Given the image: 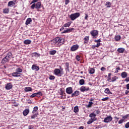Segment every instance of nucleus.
<instances>
[{
  "instance_id": "37",
  "label": "nucleus",
  "mask_w": 129,
  "mask_h": 129,
  "mask_svg": "<svg viewBox=\"0 0 129 129\" xmlns=\"http://www.w3.org/2000/svg\"><path fill=\"white\" fill-rule=\"evenodd\" d=\"M6 57L7 59H9V60H11V57H12V53H8Z\"/></svg>"
},
{
  "instance_id": "15",
  "label": "nucleus",
  "mask_w": 129,
  "mask_h": 129,
  "mask_svg": "<svg viewBox=\"0 0 129 129\" xmlns=\"http://www.w3.org/2000/svg\"><path fill=\"white\" fill-rule=\"evenodd\" d=\"M32 70H35L36 71H39L40 70V68L36 64H33L31 67Z\"/></svg>"
},
{
  "instance_id": "42",
  "label": "nucleus",
  "mask_w": 129,
  "mask_h": 129,
  "mask_svg": "<svg viewBox=\"0 0 129 129\" xmlns=\"http://www.w3.org/2000/svg\"><path fill=\"white\" fill-rule=\"evenodd\" d=\"M35 94L36 95L37 97H40V96H42V95L41 92H38L37 93H35Z\"/></svg>"
},
{
  "instance_id": "31",
  "label": "nucleus",
  "mask_w": 129,
  "mask_h": 129,
  "mask_svg": "<svg viewBox=\"0 0 129 129\" xmlns=\"http://www.w3.org/2000/svg\"><path fill=\"white\" fill-rule=\"evenodd\" d=\"M3 13L4 14H9L10 13V9L9 8H5L3 10Z\"/></svg>"
},
{
  "instance_id": "62",
  "label": "nucleus",
  "mask_w": 129,
  "mask_h": 129,
  "mask_svg": "<svg viewBox=\"0 0 129 129\" xmlns=\"http://www.w3.org/2000/svg\"><path fill=\"white\" fill-rule=\"evenodd\" d=\"M126 88L127 90H129V83L126 85Z\"/></svg>"
},
{
  "instance_id": "2",
  "label": "nucleus",
  "mask_w": 129,
  "mask_h": 129,
  "mask_svg": "<svg viewBox=\"0 0 129 129\" xmlns=\"http://www.w3.org/2000/svg\"><path fill=\"white\" fill-rule=\"evenodd\" d=\"M89 117L91 118L88 121L87 124H91L92 122H94V121H96L97 120V118H96V114L94 113H91L89 115Z\"/></svg>"
},
{
  "instance_id": "48",
  "label": "nucleus",
  "mask_w": 129,
  "mask_h": 129,
  "mask_svg": "<svg viewBox=\"0 0 129 129\" xmlns=\"http://www.w3.org/2000/svg\"><path fill=\"white\" fill-rule=\"evenodd\" d=\"M109 98L108 97H105V98H102L101 99L102 101H106V100H108Z\"/></svg>"
},
{
  "instance_id": "9",
  "label": "nucleus",
  "mask_w": 129,
  "mask_h": 129,
  "mask_svg": "<svg viewBox=\"0 0 129 129\" xmlns=\"http://www.w3.org/2000/svg\"><path fill=\"white\" fill-rule=\"evenodd\" d=\"M66 92L67 94H72L73 93V89L72 87H69L66 88Z\"/></svg>"
},
{
  "instance_id": "29",
  "label": "nucleus",
  "mask_w": 129,
  "mask_h": 129,
  "mask_svg": "<svg viewBox=\"0 0 129 129\" xmlns=\"http://www.w3.org/2000/svg\"><path fill=\"white\" fill-rule=\"evenodd\" d=\"M64 94H65V91L63 89H60L59 95L63 96H64Z\"/></svg>"
},
{
  "instance_id": "30",
  "label": "nucleus",
  "mask_w": 129,
  "mask_h": 129,
  "mask_svg": "<svg viewBox=\"0 0 129 129\" xmlns=\"http://www.w3.org/2000/svg\"><path fill=\"white\" fill-rule=\"evenodd\" d=\"M32 55L35 57L36 58H38V57H40V53H38L37 52H33L32 53Z\"/></svg>"
},
{
  "instance_id": "6",
  "label": "nucleus",
  "mask_w": 129,
  "mask_h": 129,
  "mask_svg": "<svg viewBox=\"0 0 129 129\" xmlns=\"http://www.w3.org/2000/svg\"><path fill=\"white\" fill-rule=\"evenodd\" d=\"M90 34L93 39H96L98 36V31L97 30H92L90 32Z\"/></svg>"
},
{
  "instance_id": "60",
  "label": "nucleus",
  "mask_w": 129,
  "mask_h": 129,
  "mask_svg": "<svg viewBox=\"0 0 129 129\" xmlns=\"http://www.w3.org/2000/svg\"><path fill=\"white\" fill-rule=\"evenodd\" d=\"M101 71H104L105 70H106V69H105V68L103 67L101 68Z\"/></svg>"
},
{
  "instance_id": "54",
  "label": "nucleus",
  "mask_w": 129,
  "mask_h": 129,
  "mask_svg": "<svg viewBox=\"0 0 129 129\" xmlns=\"http://www.w3.org/2000/svg\"><path fill=\"white\" fill-rule=\"evenodd\" d=\"M95 112L96 114H99L100 113V110L99 109L95 110Z\"/></svg>"
},
{
  "instance_id": "49",
  "label": "nucleus",
  "mask_w": 129,
  "mask_h": 129,
  "mask_svg": "<svg viewBox=\"0 0 129 129\" xmlns=\"http://www.w3.org/2000/svg\"><path fill=\"white\" fill-rule=\"evenodd\" d=\"M65 5L67 6L69 3H70V0H64Z\"/></svg>"
},
{
  "instance_id": "17",
  "label": "nucleus",
  "mask_w": 129,
  "mask_h": 129,
  "mask_svg": "<svg viewBox=\"0 0 129 129\" xmlns=\"http://www.w3.org/2000/svg\"><path fill=\"white\" fill-rule=\"evenodd\" d=\"M9 61H10V60H9V58H7V57L5 56V57H4V58L2 59V61H1V63H2V64H5V63H7V62H9Z\"/></svg>"
},
{
  "instance_id": "52",
  "label": "nucleus",
  "mask_w": 129,
  "mask_h": 129,
  "mask_svg": "<svg viewBox=\"0 0 129 129\" xmlns=\"http://www.w3.org/2000/svg\"><path fill=\"white\" fill-rule=\"evenodd\" d=\"M125 128H128V127H129V122H127L125 124Z\"/></svg>"
},
{
  "instance_id": "1",
  "label": "nucleus",
  "mask_w": 129,
  "mask_h": 129,
  "mask_svg": "<svg viewBox=\"0 0 129 129\" xmlns=\"http://www.w3.org/2000/svg\"><path fill=\"white\" fill-rule=\"evenodd\" d=\"M16 72L13 73L12 76L13 77H21V75H22V72H23V70L21 68H18L15 70Z\"/></svg>"
},
{
  "instance_id": "47",
  "label": "nucleus",
  "mask_w": 129,
  "mask_h": 129,
  "mask_svg": "<svg viewBox=\"0 0 129 129\" xmlns=\"http://www.w3.org/2000/svg\"><path fill=\"white\" fill-rule=\"evenodd\" d=\"M118 70H120V68H119V67H118L115 69V73H118Z\"/></svg>"
},
{
  "instance_id": "57",
  "label": "nucleus",
  "mask_w": 129,
  "mask_h": 129,
  "mask_svg": "<svg viewBox=\"0 0 129 129\" xmlns=\"http://www.w3.org/2000/svg\"><path fill=\"white\" fill-rule=\"evenodd\" d=\"M124 81H125V82H129V77L126 78V79L124 80Z\"/></svg>"
},
{
  "instance_id": "25",
  "label": "nucleus",
  "mask_w": 129,
  "mask_h": 129,
  "mask_svg": "<svg viewBox=\"0 0 129 129\" xmlns=\"http://www.w3.org/2000/svg\"><path fill=\"white\" fill-rule=\"evenodd\" d=\"M38 106H35L33 108V110L32 111V113H38Z\"/></svg>"
},
{
  "instance_id": "34",
  "label": "nucleus",
  "mask_w": 129,
  "mask_h": 129,
  "mask_svg": "<svg viewBox=\"0 0 129 129\" xmlns=\"http://www.w3.org/2000/svg\"><path fill=\"white\" fill-rule=\"evenodd\" d=\"M111 73H109L108 76L107 77V81H109V82H111Z\"/></svg>"
},
{
  "instance_id": "56",
  "label": "nucleus",
  "mask_w": 129,
  "mask_h": 129,
  "mask_svg": "<svg viewBox=\"0 0 129 129\" xmlns=\"http://www.w3.org/2000/svg\"><path fill=\"white\" fill-rule=\"evenodd\" d=\"M37 2H38V0H33L31 3V5H32V4H35V3H37Z\"/></svg>"
},
{
  "instance_id": "46",
  "label": "nucleus",
  "mask_w": 129,
  "mask_h": 129,
  "mask_svg": "<svg viewBox=\"0 0 129 129\" xmlns=\"http://www.w3.org/2000/svg\"><path fill=\"white\" fill-rule=\"evenodd\" d=\"M54 79H55V76H49L50 80H54Z\"/></svg>"
},
{
  "instance_id": "64",
  "label": "nucleus",
  "mask_w": 129,
  "mask_h": 129,
  "mask_svg": "<svg viewBox=\"0 0 129 129\" xmlns=\"http://www.w3.org/2000/svg\"><path fill=\"white\" fill-rule=\"evenodd\" d=\"M95 48H96V45H93L92 46V49H95Z\"/></svg>"
},
{
  "instance_id": "28",
  "label": "nucleus",
  "mask_w": 129,
  "mask_h": 129,
  "mask_svg": "<svg viewBox=\"0 0 129 129\" xmlns=\"http://www.w3.org/2000/svg\"><path fill=\"white\" fill-rule=\"evenodd\" d=\"M24 90L26 92H28L29 91H32V88L30 87H26L25 88Z\"/></svg>"
},
{
  "instance_id": "51",
  "label": "nucleus",
  "mask_w": 129,
  "mask_h": 129,
  "mask_svg": "<svg viewBox=\"0 0 129 129\" xmlns=\"http://www.w3.org/2000/svg\"><path fill=\"white\" fill-rule=\"evenodd\" d=\"M36 93H35L32 94L30 96V97H31V98H34V97H36Z\"/></svg>"
},
{
  "instance_id": "21",
  "label": "nucleus",
  "mask_w": 129,
  "mask_h": 129,
  "mask_svg": "<svg viewBox=\"0 0 129 129\" xmlns=\"http://www.w3.org/2000/svg\"><path fill=\"white\" fill-rule=\"evenodd\" d=\"M122 78H126L127 77V73L125 72H123L121 73Z\"/></svg>"
},
{
  "instance_id": "19",
  "label": "nucleus",
  "mask_w": 129,
  "mask_h": 129,
  "mask_svg": "<svg viewBox=\"0 0 129 129\" xmlns=\"http://www.w3.org/2000/svg\"><path fill=\"white\" fill-rule=\"evenodd\" d=\"M29 112H30V110H29V109H26L23 112V115H24V116H26V115L29 114Z\"/></svg>"
},
{
  "instance_id": "50",
  "label": "nucleus",
  "mask_w": 129,
  "mask_h": 129,
  "mask_svg": "<svg viewBox=\"0 0 129 129\" xmlns=\"http://www.w3.org/2000/svg\"><path fill=\"white\" fill-rule=\"evenodd\" d=\"M124 121V119H121L118 121L119 124H121V123H122Z\"/></svg>"
},
{
  "instance_id": "22",
  "label": "nucleus",
  "mask_w": 129,
  "mask_h": 129,
  "mask_svg": "<svg viewBox=\"0 0 129 129\" xmlns=\"http://www.w3.org/2000/svg\"><path fill=\"white\" fill-rule=\"evenodd\" d=\"M84 44H87L89 42V36H86L84 38Z\"/></svg>"
},
{
  "instance_id": "43",
  "label": "nucleus",
  "mask_w": 129,
  "mask_h": 129,
  "mask_svg": "<svg viewBox=\"0 0 129 129\" xmlns=\"http://www.w3.org/2000/svg\"><path fill=\"white\" fill-rule=\"evenodd\" d=\"M36 117H38V113H34V114H33L31 116L32 119L36 118Z\"/></svg>"
},
{
  "instance_id": "36",
  "label": "nucleus",
  "mask_w": 129,
  "mask_h": 129,
  "mask_svg": "<svg viewBox=\"0 0 129 129\" xmlns=\"http://www.w3.org/2000/svg\"><path fill=\"white\" fill-rule=\"evenodd\" d=\"M105 93H106V94H110V90H109V88H106L104 90Z\"/></svg>"
},
{
  "instance_id": "3",
  "label": "nucleus",
  "mask_w": 129,
  "mask_h": 129,
  "mask_svg": "<svg viewBox=\"0 0 129 129\" xmlns=\"http://www.w3.org/2000/svg\"><path fill=\"white\" fill-rule=\"evenodd\" d=\"M80 17V13H75L74 14H72L70 18L72 21H74L76 19H77V18H79Z\"/></svg>"
},
{
  "instance_id": "39",
  "label": "nucleus",
  "mask_w": 129,
  "mask_h": 129,
  "mask_svg": "<svg viewBox=\"0 0 129 129\" xmlns=\"http://www.w3.org/2000/svg\"><path fill=\"white\" fill-rule=\"evenodd\" d=\"M106 7L107 8H111V4L110 2H107L105 4Z\"/></svg>"
},
{
  "instance_id": "14",
  "label": "nucleus",
  "mask_w": 129,
  "mask_h": 129,
  "mask_svg": "<svg viewBox=\"0 0 129 129\" xmlns=\"http://www.w3.org/2000/svg\"><path fill=\"white\" fill-rule=\"evenodd\" d=\"M57 38H58V41H57L58 44L60 46L63 45V43H64V39L59 37H57Z\"/></svg>"
},
{
  "instance_id": "12",
  "label": "nucleus",
  "mask_w": 129,
  "mask_h": 129,
  "mask_svg": "<svg viewBox=\"0 0 129 129\" xmlns=\"http://www.w3.org/2000/svg\"><path fill=\"white\" fill-rule=\"evenodd\" d=\"M58 41H59V38H58V37H56L54 39H52L51 41V45H52V46L56 45V43H58Z\"/></svg>"
},
{
  "instance_id": "11",
  "label": "nucleus",
  "mask_w": 129,
  "mask_h": 129,
  "mask_svg": "<svg viewBox=\"0 0 129 129\" xmlns=\"http://www.w3.org/2000/svg\"><path fill=\"white\" fill-rule=\"evenodd\" d=\"M80 90H81L82 92H84V91H88V90H89V87L83 86L80 88Z\"/></svg>"
},
{
  "instance_id": "53",
  "label": "nucleus",
  "mask_w": 129,
  "mask_h": 129,
  "mask_svg": "<svg viewBox=\"0 0 129 129\" xmlns=\"http://www.w3.org/2000/svg\"><path fill=\"white\" fill-rule=\"evenodd\" d=\"M128 116H129V114H126V115H125V116H123L122 117V118H123L124 120V119H125L126 118H127V117H128Z\"/></svg>"
},
{
  "instance_id": "59",
  "label": "nucleus",
  "mask_w": 129,
  "mask_h": 129,
  "mask_svg": "<svg viewBox=\"0 0 129 129\" xmlns=\"http://www.w3.org/2000/svg\"><path fill=\"white\" fill-rule=\"evenodd\" d=\"M100 46V42L97 43V45H96V48H98Z\"/></svg>"
},
{
  "instance_id": "61",
  "label": "nucleus",
  "mask_w": 129,
  "mask_h": 129,
  "mask_svg": "<svg viewBox=\"0 0 129 129\" xmlns=\"http://www.w3.org/2000/svg\"><path fill=\"white\" fill-rule=\"evenodd\" d=\"M129 93V91L128 90H126L125 91V94H126V95H127Z\"/></svg>"
},
{
  "instance_id": "7",
  "label": "nucleus",
  "mask_w": 129,
  "mask_h": 129,
  "mask_svg": "<svg viewBox=\"0 0 129 129\" xmlns=\"http://www.w3.org/2000/svg\"><path fill=\"white\" fill-rule=\"evenodd\" d=\"M112 120V117H111L110 115L106 117H105L103 120L104 122H105L106 123H108V122H110Z\"/></svg>"
},
{
  "instance_id": "4",
  "label": "nucleus",
  "mask_w": 129,
  "mask_h": 129,
  "mask_svg": "<svg viewBox=\"0 0 129 129\" xmlns=\"http://www.w3.org/2000/svg\"><path fill=\"white\" fill-rule=\"evenodd\" d=\"M59 69H59H55L54 70L53 72L56 76H58V75H61V74H62L61 72L63 71V69L61 66H59Z\"/></svg>"
},
{
  "instance_id": "10",
  "label": "nucleus",
  "mask_w": 129,
  "mask_h": 129,
  "mask_svg": "<svg viewBox=\"0 0 129 129\" xmlns=\"http://www.w3.org/2000/svg\"><path fill=\"white\" fill-rule=\"evenodd\" d=\"M79 48V45H78V44L74 45L71 47V51H72V52H74L75 51L78 50Z\"/></svg>"
},
{
  "instance_id": "55",
  "label": "nucleus",
  "mask_w": 129,
  "mask_h": 129,
  "mask_svg": "<svg viewBox=\"0 0 129 129\" xmlns=\"http://www.w3.org/2000/svg\"><path fill=\"white\" fill-rule=\"evenodd\" d=\"M94 42L95 43H100V42H101V40H100V39H99L98 40H95Z\"/></svg>"
},
{
  "instance_id": "35",
  "label": "nucleus",
  "mask_w": 129,
  "mask_h": 129,
  "mask_svg": "<svg viewBox=\"0 0 129 129\" xmlns=\"http://www.w3.org/2000/svg\"><path fill=\"white\" fill-rule=\"evenodd\" d=\"M85 83V81H84V79L80 80L79 81L80 85H84Z\"/></svg>"
},
{
  "instance_id": "58",
  "label": "nucleus",
  "mask_w": 129,
  "mask_h": 129,
  "mask_svg": "<svg viewBox=\"0 0 129 129\" xmlns=\"http://www.w3.org/2000/svg\"><path fill=\"white\" fill-rule=\"evenodd\" d=\"M88 14H85V20H88Z\"/></svg>"
},
{
  "instance_id": "23",
  "label": "nucleus",
  "mask_w": 129,
  "mask_h": 129,
  "mask_svg": "<svg viewBox=\"0 0 129 129\" xmlns=\"http://www.w3.org/2000/svg\"><path fill=\"white\" fill-rule=\"evenodd\" d=\"M31 43H32L31 40L26 39L24 41V44H25V45H30Z\"/></svg>"
},
{
  "instance_id": "20",
  "label": "nucleus",
  "mask_w": 129,
  "mask_h": 129,
  "mask_svg": "<svg viewBox=\"0 0 129 129\" xmlns=\"http://www.w3.org/2000/svg\"><path fill=\"white\" fill-rule=\"evenodd\" d=\"M89 74H94L95 73V70L94 68H90L88 70Z\"/></svg>"
},
{
  "instance_id": "16",
  "label": "nucleus",
  "mask_w": 129,
  "mask_h": 129,
  "mask_svg": "<svg viewBox=\"0 0 129 129\" xmlns=\"http://www.w3.org/2000/svg\"><path fill=\"white\" fill-rule=\"evenodd\" d=\"M72 31H74V28H68L66 30H64L63 32H62V34H64L65 33H71Z\"/></svg>"
},
{
  "instance_id": "8",
  "label": "nucleus",
  "mask_w": 129,
  "mask_h": 129,
  "mask_svg": "<svg viewBox=\"0 0 129 129\" xmlns=\"http://www.w3.org/2000/svg\"><path fill=\"white\" fill-rule=\"evenodd\" d=\"M5 88L6 90H11L13 88V84L12 83H8L5 86Z\"/></svg>"
},
{
  "instance_id": "32",
  "label": "nucleus",
  "mask_w": 129,
  "mask_h": 129,
  "mask_svg": "<svg viewBox=\"0 0 129 129\" xmlns=\"http://www.w3.org/2000/svg\"><path fill=\"white\" fill-rule=\"evenodd\" d=\"M117 79H118V77H117V76H114L112 78L111 82H114L116 81Z\"/></svg>"
},
{
  "instance_id": "5",
  "label": "nucleus",
  "mask_w": 129,
  "mask_h": 129,
  "mask_svg": "<svg viewBox=\"0 0 129 129\" xmlns=\"http://www.w3.org/2000/svg\"><path fill=\"white\" fill-rule=\"evenodd\" d=\"M41 2H37L36 4H33L31 6V8L32 10H34L35 8V9H36V10H39L40 9H41Z\"/></svg>"
},
{
  "instance_id": "45",
  "label": "nucleus",
  "mask_w": 129,
  "mask_h": 129,
  "mask_svg": "<svg viewBox=\"0 0 129 129\" xmlns=\"http://www.w3.org/2000/svg\"><path fill=\"white\" fill-rule=\"evenodd\" d=\"M76 59L77 61H80V59H81L80 56H79L78 55H76Z\"/></svg>"
},
{
  "instance_id": "24",
  "label": "nucleus",
  "mask_w": 129,
  "mask_h": 129,
  "mask_svg": "<svg viewBox=\"0 0 129 129\" xmlns=\"http://www.w3.org/2000/svg\"><path fill=\"white\" fill-rule=\"evenodd\" d=\"M15 5H16V3H15V1H10L8 4V7H11V6H15Z\"/></svg>"
},
{
  "instance_id": "26",
  "label": "nucleus",
  "mask_w": 129,
  "mask_h": 129,
  "mask_svg": "<svg viewBox=\"0 0 129 129\" xmlns=\"http://www.w3.org/2000/svg\"><path fill=\"white\" fill-rule=\"evenodd\" d=\"M117 52H118V53H123V52H124V48H118L117 49Z\"/></svg>"
},
{
  "instance_id": "33",
  "label": "nucleus",
  "mask_w": 129,
  "mask_h": 129,
  "mask_svg": "<svg viewBox=\"0 0 129 129\" xmlns=\"http://www.w3.org/2000/svg\"><path fill=\"white\" fill-rule=\"evenodd\" d=\"M71 25V22H69L66 23L65 24H64L63 25V27L64 28H67V27H70Z\"/></svg>"
},
{
  "instance_id": "63",
  "label": "nucleus",
  "mask_w": 129,
  "mask_h": 129,
  "mask_svg": "<svg viewBox=\"0 0 129 129\" xmlns=\"http://www.w3.org/2000/svg\"><path fill=\"white\" fill-rule=\"evenodd\" d=\"M28 128H29V129H33V125H30L28 126Z\"/></svg>"
},
{
  "instance_id": "27",
  "label": "nucleus",
  "mask_w": 129,
  "mask_h": 129,
  "mask_svg": "<svg viewBox=\"0 0 129 129\" xmlns=\"http://www.w3.org/2000/svg\"><path fill=\"white\" fill-rule=\"evenodd\" d=\"M114 39L115 41H118L120 40L121 37L120 36V35H115L114 37Z\"/></svg>"
},
{
  "instance_id": "38",
  "label": "nucleus",
  "mask_w": 129,
  "mask_h": 129,
  "mask_svg": "<svg viewBox=\"0 0 129 129\" xmlns=\"http://www.w3.org/2000/svg\"><path fill=\"white\" fill-rule=\"evenodd\" d=\"M65 65L66 70H67V71H69V62H66Z\"/></svg>"
},
{
  "instance_id": "44",
  "label": "nucleus",
  "mask_w": 129,
  "mask_h": 129,
  "mask_svg": "<svg viewBox=\"0 0 129 129\" xmlns=\"http://www.w3.org/2000/svg\"><path fill=\"white\" fill-rule=\"evenodd\" d=\"M92 104H93V102H89V104L87 105V107H91V106H92Z\"/></svg>"
},
{
  "instance_id": "13",
  "label": "nucleus",
  "mask_w": 129,
  "mask_h": 129,
  "mask_svg": "<svg viewBox=\"0 0 129 129\" xmlns=\"http://www.w3.org/2000/svg\"><path fill=\"white\" fill-rule=\"evenodd\" d=\"M80 94V92L79 91H76L74 93H72L71 97H76L77 96H78Z\"/></svg>"
},
{
  "instance_id": "41",
  "label": "nucleus",
  "mask_w": 129,
  "mask_h": 129,
  "mask_svg": "<svg viewBox=\"0 0 129 129\" xmlns=\"http://www.w3.org/2000/svg\"><path fill=\"white\" fill-rule=\"evenodd\" d=\"M74 111L76 113V112H78L79 111V108H78V106H76L74 108Z\"/></svg>"
},
{
  "instance_id": "40",
  "label": "nucleus",
  "mask_w": 129,
  "mask_h": 129,
  "mask_svg": "<svg viewBox=\"0 0 129 129\" xmlns=\"http://www.w3.org/2000/svg\"><path fill=\"white\" fill-rule=\"evenodd\" d=\"M57 53V51L53 50L49 51L50 55H55Z\"/></svg>"
},
{
  "instance_id": "18",
  "label": "nucleus",
  "mask_w": 129,
  "mask_h": 129,
  "mask_svg": "<svg viewBox=\"0 0 129 129\" xmlns=\"http://www.w3.org/2000/svg\"><path fill=\"white\" fill-rule=\"evenodd\" d=\"M31 23H32V18H29L26 20L25 25L28 26L29 24H31Z\"/></svg>"
}]
</instances>
